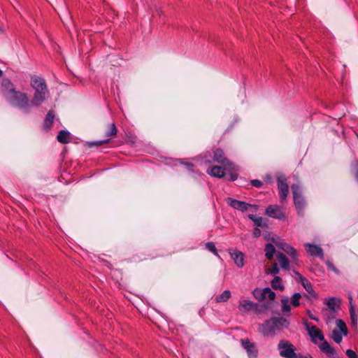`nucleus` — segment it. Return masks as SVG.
Instances as JSON below:
<instances>
[{"label":"nucleus","mask_w":358,"mask_h":358,"mask_svg":"<svg viewBox=\"0 0 358 358\" xmlns=\"http://www.w3.org/2000/svg\"><path fill=\"white\" fill-rule=\"evenodd\" d=\"M3 86L6 87L5 96L14 106L28 113L30 111V103L26 94L16 91L9 80H3Z\"/></svg>","instance_id":"1"},{"label":"nucleus","mask_w":358,"mask_h":358,"mask_svg":"<svg viewBox=\"0 0 358 358\" xmlns=\"http://www.w3.org/2000/svg\"><path fill=\"white\" fill-rule=\"evenodd\" d=\"M289 325V322L281 317H273L270 320L265 321L259 329V332L265 336L275 335L276 330L287 329Z\"/></svg>","instance_id":"2"},{"label":"nucleus","mask_w":358,"mask_h":358,"mask_svg":"<svg viewBox=\"0 0 358 358\" xmlns=\"http://www.w3.org/2000/svg\"><path fill=\"white\" fill-rule=\"evenodd\" d=\"M291 188L293 194L294 206L297 210L298 215L303 216L306 202L302 195L301 187L298 184H294L291 186Z\"/></svg>","instance_id":"3"},{"label":"nucleus","mask_w":358,"mask_h":358,"mask_svg":"<svg viewBox=\"0 0 358 358\" xmlns=\"http://www.w3.org/2000/svg\"><path fill=\"white\" fill-rule=\"evenodd\" d=\"M280 355L283 358H298L299 355L296 353V348L290 342L282 340L278 345Z\"/></svg>","instance_id":"4"},{"label":"nucleus","mask_w":358,"mask_h":358,"mask_svg":"<svg viewBox=\"0 0 358 358\" xmlns=\"http://www.w3.org/2000/svg\"><path fill=\"white\" fill-rule=\"evenodd\" d=\"M272 241L277 248H278L280 250H282L287 255H289L291 257L293 262L296 263L297 262V253L296 250L294 248H292L290 245L287 244V243L282 241L278 237L272 238Z\"/></svg>","instance_id":"5"},{"label":"nucleus","mask_w":358,"mask_h":358,"mask_svg":"<svg viewBox=\"0 0 358 358\" xmlns=\"http://www.w3.org/2000/svg\"><path fill=\"white\" fill-rule=\"evenodd\" d=\"M213 160L224 166V169L228 171L235 169V165L228 160L221 149H216L214 151Z\"/></svg>","instance_id":"6"},{"label":"nucleus","mask_w":358,"mask_h":358,"mask_svg":"<svg viewBox=\"0 0 358 358\" xmlns=\"http://www.w3.org/2000/svg\"><path fill=\"white\" fill-rule=\"evenodd\" d=\"M252 294L254 297L259 301H264L266 299L273 300L275 297V293L269 287L264 289L256 288L252 292Z\"/></svg>","instance_id":"7"},{"label":"nucleus","mask_w":358,"mask_h":358,"mask_svg":"<svg viewBox=\"0 0 358 358\" xmlns=\"http://www.w3.org/2000/svg\"><path fill=\"white\" fill-rule=\"evenodd\" d=\"M277 182L280 200L283 202L286 199L289 193V187L287 184V179L285 176L280 175L277 178Z\"/></svg>","instance_id":"8"},{"label":"nucleus","mask_w":358,"mask_h":358,"mask_svg":"<svg viewBox=\"0 0 358 358\" xmlns=\"http://www.w3.org/2000/svg\"><path fill=\"white\" fill-rule=\"evenodd\" d=\"M266 214L278 220H285V216L282 210L277 205H270L266 210Z\"/></svg>","instance_id":"9"},{"label":"nucleus","mask_w":358,"mask_h":358,"mask_svg":"<svg viewBox=\"0 0 358 358\" xmlns=\"http://www.w3.org/2000/svg\"><path fill=\"white\" fill-rule=\"evenodd\" d=\"M241 343L243 348L247 351L249 358L257 357V350L254 343H251L248 339H241Z\"/></svg>","instance_id":"10"},{"label":"nucleus","mask_w":358,"mask_h":358,"mask_svg":"<svg viewBox=\"0 0 358 358\" xmlns=\"http://www.w3.org/2000/svg\"><path fill=\"white\" fill-rule=\"evenodd\" d=\"M48 94V90L35 92L34 97L31 99L30 103L31 106H40L43 102L46 99Z\"/></svg>","instance_id":"11"},{"label":"nucleus","mask_w":358,"mask_h":358,"mask_svg":"<svg viewBox=\"0 0 358 358\" xmlns=\"http://www.w3.org/2000/svg\"><path fill=\"white\" fill-rule=\"evenodd\" d=\"M306 328L308 331L309 336L311 337V341L313 343L317 344V339H319L321 341H323L324 340V336L322 333L321 330L317 328L315 326H307Z\"/></svg>","instance_id":"12"},{"label":"nucleus","mask_w":358,"mask_h":358,"mask_svg":"<svg viewBox=\"0 0 358 358\" xmlns=\"http://www.w3.org/2000/svg\"><path fill=\"white\" fill-rule=\"evenodd\" d=\"M228 203L234 209L241 210L242 212H245L248 210V207L252 206V205H250L249 203H247L244 201H238L236 199H234L231 198H228L227 199ZM255 208H257L256 206H253Z\"/></svg>","instance_id":"13"},{"label":"nucleus","mask_w":358,"mask_h":358,"mask_svg":"<svg viewBox=\"0 0 358 358\" xmlns=\"http://www.w3.org/2000/svg\"><path fill=\"white\" fill-rule=\"evenodd\" d=\"M31 85L35 90V92L48 90L45 80L40 77H31Z\"/></svg>","instance_id":"14"},{"label":"nucleus","mask_w":358,"mask_h":358,"mask_svg":"<svg viewBox=\"0 0 358 358\" xmlns=\"http://www.w3.org/2000/svg\"><path fill=\"white\" fill-rule=\"evenodd\" d=\"M227 171L224 166H213L207 170V173L213 177L222 178L225 176Z\"/></svg>","instance_id":"15"},{"label":"nucleus","mask_w":358,"mask_h":358,"mask_svg":"<svg viewBox=\"0 0 358 358\" xmlns=\"http://www.w3.org/2000/svg\"><path fill=\"white\" fill-rule=\"evenodd\" d=\"M305 247L306 248V251L311 256H317L320 257L321 259L324 258V252L322 249L316 245L306 243L305 244Z\"/></svg>","instance_id":"16"},{"label":"nucleus","mask_w":358,"mask_h":358,"mask_svg":"<svg viewBox=\"0 0 358 358\" xmlns=\"http://www.w3.org/2000/svg\"><path fill=\"white\" fill-rule=\"evenodd\" d=\"M231 258L234 259L235 264L238 268H241L244 266V255L243 252L234 250L230 252Z\"/></svg>","instance_id":"17"},{"label":"nucleus","mask_w":358,"mask_h":358,"mask_svg":"<svg viewBox=\"0 0 358 358\" xmlns=\"http://www.w3.org/2000/svg\"><path fill=\"white\" fill-rule=\"evenodd\" d=\"M297 274L299 276L300 282H301V285L304 287V289L313 297H317V294L315 292L313 286L310 281L307 280L306 278L303 277L301 275H300L299 273Z\"/></svg>","instance_id":"18"},{"label":"nucleus","mask_w":358,"mask_h":358,"mask_svg":"<svg viewBox=\"0 0 358 358\" xmlns=\"http://www.w3.org/2000/svg\"><path fill=\"white\" fill-rule=\"evenodd\" d=\"M276 258H277L281 268H282L285 270L289 269V262L283 253L277 252Z\"/></svg>","instance_id":"19"},{"label":"nucleus","mask_w":358,"mask_h":358,"mask_svg":"<svg viewBox=\"0 0 358 358\" xmlns=\"http://www.w3.org/2000/svg\"><path fill=\"white\" fill-rule=\"evenodd\" d=\"M320 350L329 355H334L336 352L335 350L326 341H323V343L319 346Z\"/></svg>","instance_id":"20"},{"label":"nucleus","mask_w":358,"mask_h":358,"mask_svg":"<svg viewBox=\"0 0 358 358\" xmlns=\"http://www.w3.org/2000/svg\"><path fill=\"white\" fill-rule=\"evenodd\" d=\"M281 308L282 312L285 315H290L291 307L289 305V300L287 297H285L281 299Z\"/></svg>","instance_id":"21"},{"label":"nucleus","mask_w":358,"mask_h":358,"mask_svg":"<svg viewBox=\"0 0 358 358\" xmlns=\"http://www.w3.org/2000/svg\"><path fill=\"white\" fill-rule=\"evenodd\" d=\"M57 141L62 143L66 144L70 141V133L66 130H61L57 135Z\"/></svg>","instance_id":"22"},{"label":"nucleus","mask_w":358,"mask_h":358,"mask_svg":"<svg viewBox=\"0 0 358 358\" xmlns=\"http://www.w3.org/2000/svg\"><path fill=\"white\" fill-rule=\"evenodd\" d=\"M348 300H349V304H350V312L352 322L353 324H356L357 321V315L355 312V308L352 305V296L351 294H348Z\"/></svg>","instance_id":"23"},{"label":"nucleus","mask_w":358,"mask_h":358,"mask_svg":"<svg viewBox=\"0 0 358 358\" xmlns=\"http://www.w3.org/2000/svg\"><path fill=\"white\" fill-rule=\"evenodd\" d=\"M265 256L268 259H272L275 252V249L272 243H267L265 245Z\"/></svg>","instance_id":"24"},{"label":"nucleus","mask_w":358,"mask_h":358,"mask_svg":"<svg viewBox=\"0 0 358 358\" xmlns=\"http://www.w3.org/2000/svg\"><path fill=\"white\" fill-rule=\"evenodd\" d=\"M55 114L53 110H49L44 120V127L50 129L53 123Z\"/></svg>","instance_id":"25"},{"label":"nucleus","mask_w":358,"mask_h":358,"mask_svg":"<svg viewBox=\"0 0 358 358\" xmlns=\"http://www.w3.org/2000/svg\"><path fill=\"white\" fill-rule=\"evenodd\" d=\"M231 297V292L229 290L224 291L221 294L218 295L215 298L217 303H222L227 301Z\"/></svg>","instance_id":"26"},{"label":"nucleus","mask_w":358,"mask_h":358,"mask_svg":"<svg viewBox=\"0 0 358 358\" xmlns=\"http://www.w3.org/2000/svg\"><path fill=\"white\" fill-rule=\"evenodd\" d=\"M257 305L250 301L243 300L240 302V309L243 308L245 310L249 311L254 308H255Z\"/></svg>","instance_id":"27"},{"label":"nucleus","mask_w":358,"mask_h":358,"mask_svg":"<svg viewBox=\"0 0 358 358\" xmlns=\"http://www.w3.org/2000/svg\"><path fill=\"white\" fill-rule=\"evenodd\" d=\"M282 279L279 276H275L271 281V286L274 289L283 290L284 286L281 285Z\"/></svg>","instance_id":"28"},{"label":"nucleus","mask_w":358,"mask_h":358,"mask_svg":"<svg viewBox=\"0 0 358 358\" xmlns=\"http://www.w3.org/2000/svg\"><path fill=\"white\" fill-rule=\"evenodd\" d=\"M338 303L339 301L334 297L330 298L326 303L327 307L333 311L336 310V308L338 306Z\"/></svg>","instance_id":"29"},{"label":"nucleus","mask_w":358,"mask_h":358,"mask_svg":"<svg viewBox=\"0 0 358 358\" xmlns=\"http://www.w3.org/2000/svg\"><path fill=\"white\" fill-rule=\"evenodd\" d=\"M332 339L336 343H340L342 341V332L338 329H334L331 334Z\"/></svg>","instance_id":"30"},{"label":"nucleus","mask_w":358,"mask_h":358,"mask_svg":"<svg viewBox=\"0 0 358 358\" xmlns=\"http://www.w3.org/2000/svg\"><path fill=\"white\" fill-rule=\"evenodd\" d=\"M301 297V295L300 293H294L292 298H291V304L294 306V307H298L299 305H300V302H299V300Z\"/></svg>","instance_id":"31"},{"label":"nucleus","mask_w":358,"mask_h":358,"mask_svg":"<svg viewBox=\"0 0 358 358\" xmlns=\"http://www.w3.org/2000/svg\"><path fill=\"white\" fill-rule=\"evenodd\" d=\"M336 324L337 327L339 329V331L344 335H346L348 333V329L345 323L342 320H337Z\"/></svg>","instance_id":"32"},{"label":"nucleus","mask_w":358,"mask_h":358,"mask_svg":"<svg viewBox=\"0 0 358 358\" xmlns=\"http://www.w3.org/2000/svg\"><path fill=\"white\" fill-rule=\"evenodd\" d=\"M117 130L115 123H112L110 125V131L106 134V136L110 137V136H115L117 134Z\"/></svg>","instance_id":"33"},{"label":"nucleus","mask_w":358,"mask_h":358,"mask_svg":"<svg viewBox=\"0 0 358 358\" xmlns=\"http://www.w3.org/2000/svg\"><path fill=\"white\" fill-rule=\"evenodd\" d=\"M206 248L209 251L213 252L214 255H217V249H216V247H215V245L214 244V243H213V242H208L206 244Z\"/></svg>","instance_id":"34"},{"label":"nucleus","mask_w":358,"mask_h":358,"mask_svg":"<svg viewBox=\"0 0 358 358\" xmlns=\"http://www.w3.org/2000/svg\"><path fill=\"white\" fill-rule=\"evenodd\" d=\"M254 224L257 227H265L266 224L264 222V220L261 217H258L254 220Z\"/></svg>","instance_id":"35"},{"label":"nucleus","mask_w":358,"mask_h":358,"mask_svg":"<svg viewBox=\"0 0 358 358\" xmlns=\"http://www.w3.org/2000/svg\"><path fill=\"white\" fill-rule=\"evenodd\" d=\"M236 171H237V169L235 166V169L234 170L231 171H227L229 173V180L234 181V180H236L237 179L238 176H237V173H236Z\"/></svg>","instance_id":"36"},{"label":"nucleus","mask_w":358,"mask_h":358,"mask_svg":"<svg viewBox=\"0 0 358 358\" xmlns=\"http://www.w3.org/2000/svg\"><path fill=\"white\" fill-rule=\"evenodd\" d=\"M270 273L272 275H277L279 273V268L276 263H274L270 269Z\"/></svg>","instance_id":"37"},{"label":"nucleus","mask_w":358,"mask_h":358,"mask_svg":"<svg viewBox=\"0 0 358 358\" xmlns=\"http://www.w3.org/2000/svg\"><path fill=\"white\" fill-rule=\"evenodd\" d=\"M345 354L348 358H358V356L357 355L356 352L352 350H347Z\"/></svg>","instance_id":"38"},{"label":"nucleus","mask_w":358,"mask_h":358,"mask_svg":"<svg viewBox=\"0 0 358 358\" xmlns=\"http://www.w3.org/2000/svg\"><path fill=\"white\" fill-rule=\"evenodd\" d=\"M327 267L329 269L332 270L333 271H334L336 273H338V270L335 267V266L331 262L327 261Z\"/></svg>","instance_id":"39"},{"label":"nucleus","mask_w":358,"mask_h":358,"mask_svg":"<svg viewBox=\"0 0 358 358\" xmlns=\"http://www.w3.org/2000/svg\"><path fill=\"white\" fill-rule=\"evenodd\" d=\"M251 184L256 187H261L263 185L262 182L259 180H251Z\"/></svg>","instance_id":"40"},{"label":"nucleus","mask_w":358,"mask_h":358,"mask_svg":"<svg viewBox=\"0 0 358 358\" xmlns=\"http://www.w3.org/2000/svg\"><path fill=\"white\" fill-rule=\"evenodd\" d=\"M353 166L355 169V178H356V180L358 182V161H355L354 163H353Z\"/></svg>","instance_id":"41"},{"label":"nucleus","mask_w":358,"mask_h":358,"mask_svg":"<svg viewBox=\"0 0 358 358\" xmlns=\"http://www.w3.org/2000/svg\"><path fill=\"white\" fill-rule=\"evenodd\" d=\"M109 141H110V139L108 138V139L104 140V141H96V142L93 143V144L99 146V145H101L103 143H106L109 142Z\"/></svg>","instance_id":"42"},{"label":"nucleus","mask_w":358,"mask_h":358,"mask_svg":"<svg viewBox=\"0 0 358 358\" xmlns=\"http://www.w3.org/2000/svg\"><path fill=\"white\" fill-rule=\"evenodd\" d=\"M261 235V231L258 227H256L253 231V236L255 237H259Z\"/></svg>","instance_id":"43"},{"label":"nucleus","mask_w":358,"mask_h":358,"mask_svg":"<svg viewBox=\"0 0 358 358\" xmlns=\"http://www.w3.org/2000/svg\"><path fill=\"white\" fill-rule=\"evenodd\" d=\"M308 316L311 319V320H315V321H318V319L315 317L313 316V315H312L310 312V310H308Z\"/></svg>","instance_id":"44"},{"label":"nucleus","mask_w":358,"mask_h":358,"mask_svg":"<svg viewBox=\"0 0 358 358\" xmlns=\"http://www.w3.org/2000/svg\"><path fill=\"white\" fill-rule=\"evenodd\" d=\"M248 217H249V219H250L252 221L254 222V220H255V219H257L258 217H257L255 215L251 214V215H248Z\"/></svg>","instance_id":"45"},{"label":"nucleus","mask_w":358,"mask_h":358,"mask_svg":"<svg viewBox=\"0 0 358 358\" xmlns=\"http://www.w3.org/2000/svg\"><path fill=\"white\" fill-rule=\"evenodd\" d=\"M184 165H185L186 166H187L188 168H191L193 166V164L189 163V162H185V163H182Z\"/></svg>","instance_id":"46"},{"label":"nucleus","mask_w":358,"mask_h":358,"mask_svg":"<svg viewBox=\"0 0 358 358\" xmlns=\"http://www.w3.org/2000/svg\"><path fill=\"white\" fill-rule=\"evenodd\" d=\"M3 29L2 27L0 26V33H3Z\"/></svg>","instance_id":"47"},{"label":"nucleus","mask_w":358,"mask_h":358,"mask_svg":"<svg viewBox=\"0 0 358 358\" xmlns=\"http://www.w3.org/2000/svg\"><path fill=\"white\" fill-rule=\"evenodd\" d=\"M3 75V71L0 69V77H1Z\"/></svg>","instance_id":"48"},{"label":"nucleus","mask_w":358,"mask_h":358,"mask_svg":"<svg viewBox=\"0 0 358 358\" xmlns=\"http://www.w3.org/2000/svg\"><path fill=\"white\" fill-rule=\"evenodd\" d=\"M333 358H336V357H333Z\"/></svg>","instance_id":"49"}]
</instances>
